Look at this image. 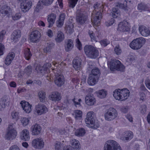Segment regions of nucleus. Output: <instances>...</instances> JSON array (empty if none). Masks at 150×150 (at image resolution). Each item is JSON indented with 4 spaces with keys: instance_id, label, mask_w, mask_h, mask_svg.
Segmentation results:
<instances>
[{
    "instance_id": "f257e3e1",
    "label": "nucleus",
    "mask_w": 150,
    "mask_h": 150,
    "mask_svg": "<svg viewBox=\"0 0 150 150\" xmlns=\"http://www.w3.org/2000/svg\"><path fill=\"white\" fill-rule=\"evenodd\" d=\"M85 53L87 56L91 59H95L99 54L97 48L92 45H87L84 47Z\"/></svg>"
},
{
    "instance_id": "f03ea898",
    "label": "nucleus",
    "mask_w": 150,
    "mask_h": 150,
    "mask_svg": "<svg viewBox=\"0 0 150 150\" xmlns=\"http://www.w3.org/2000/svg\"><path fill=\"white\" fill-rule=\"evenodd\" d=\"M76 21L79 25H82L85 24L88 19V15L84 9H78L76 13Z\"/></svg>"
},
{
    "instance_id": "7ed1b4c3",
    "label": "nucleus",
    "mask_w": 150,
    "mask_h": 150,
    "mask_svg": "<svg viewBox=\"0 0 150 150\" xmlns=\"http://www.w3.org/2000/svg\"><path fill=\"white\" fill-rule=\"evenodd\" d=\"M146 41L143 37H140L133 40L129 45L130 47L134 50H137L141 48L144 44Z\"/></svg>"
},
{
    "instance_id": "20e7f679",
    "label": "nucleus",
    "mask_w": 150,
    "mask_h": 150,
    "mask_svg": "<svg viewBox=\"0 0 150 150\" xmlns=\"http://www.w3.org/2000/svg\"><path fill=\"white\" fill-rule=\"evenodd\" d=\"M104 148L105 150H122L118 143L112 140H108L106 142Z\"/></svg>"
},
{
    "instance_id": "39448f33",
    "label": "nucleus",
    "mask_w": 150,
    "mask_h": 150,
    "mask_svg": "<svg viewBox=\"0 0 150 150\" xmlns=\"http://www.w3.org/2000/svg\"><path fill=\"white\" fill-rule=\"evenodd\" d=\"M117 112L113 108H110L107 109L104 114L105 119L107 121L113 120L117 117Z\"/></svg>"
},
{
    "instance_id": "423d86ee",
    "label": "nucleus",
    "mask_w": 150,
    "mask_h": 150,
    "mask_svg": "<svg viewBox=\"0 0 150 150\" xmlns=\"http://www.w3.org/2000/svg\"><path fill=\"white\" fill-rule=\"evenodd\" d=\"M110 69L111 70L116 69L118 71H123L125 67L119 60L116 59H111L110 64Z\"/></svg>"
},
{
    "instance_id": "0eeeda50",
    "label": "nucleus",
    "mask_w": 150,
    "mask_h": 150,
    "mask_svg": "<svg viewBox=\"0 0 150 150\" xmlns=\"http://www.w3.org/2000/svg\"><path fill=\"white\" fill-rule=\"evenodd\" d=\"M32 146L35 148L41 149L43 148L44 143L43 139L41 138H36L33 140Z\"/></svg>"
},
{
    "instance_id": "6e6552de",
    "label": "nucleus",
    "mask_w": 150,
    "mask_h": 150,
    "mask_svg": "<svg viewBox=\"0 0 150 150\" xmlns=\"http://www.w3.org/2000/svg\"><path fill=\"white\" fill-rule=\"evenodd\" d=\"M102 14L98 10L93 11L91 16V21L95 25H98L99 20L102 18Z\"/></svg>"
},
{
    "instance_id": "1a4fd4ad",
    "label": "nucleus",
    "mask_w": 150,
    "mask_h": 150,
    "mask_svg": "<svg viewBox=\"0 0 150 150\" xmlns=\"http://www.w3.org/2000/svg\"><path fill=\"white\" fill-rule=\"evenodd\" d=\"M20 2H21V8L22 11L24 13L28 11L31 7L32 2L31 1L27 2L26 0H17Z\"/></svg>"
},
{
    "instance_id": "9d476101",
    "label": "nucleus",
    "mask_w": 150,
    "mask_h": 150,
    "mask_svg": "<svg viewBox=\"0 0 150 150\" xmlns=\"http://www.w3.org/2000/svg\"><path fill=\"white\" fill-rule=\"evenodd\" d=\"M35 110V112L38 115H41L47 112V108L44 104L39 103L36 105Z\"/></svg>"
},
{
    "instance_id": "9b49d317",
    "label": "nucleus",
    "mask_w": 150,
    "mask_h": 150,
    "mask_svg": "<svg viewBox=\"0 0 150 150\" xmlns=\"http://www.w3.org/2000/svg\"><path fill=\"white\" fill-rule=\"evenodd\" d=\"M41 36L40 33L38 30H35L32 31L30 35V40L33 42H39Z\"/></svg>"
},
{
    "instance_id": "f8f14e48",
    "label": "nucleus",
    "mask_w": 150,
    "mask_h": 150,
    "mask_svg": "<svg viewBox=\"0 0 150 150\" xmlns=\"http://www.w3.org/2000/svg\"><path fill=\"white\" fill-rule=\"evenodd\" d=\"M139 30L141 35L144 37L150 36V28L144 25L140 26Z\"/></svg>"
},
{
    "instance_id": "ddd939ff",
    "label": "nucleus",
    "mask_w": 150,
    "mask_h": 150,
    "mask_svg": "<svg viewBox=\"0 0 150 150\" xmlns=\"http://www.w3.org/2000/svg\"><path fill=\"white\" fill-rule=\"evenodd\" d=\"M129 25L126 21H124L120 22L118 25V29L122 32H128L130 30Z\"/></svg>"
},
{
    "instance_id": "4468645a",
    "label": "nucleus",
    "mask_w": 150,
    "mask_h": 150,
    "mask_svg": "<svg viewBox=\"0 0 150 150\" xmlns=\"http://www.w3.org/2000/svg\"><path fill=\"white\" fill-rule=\"evenodd\" d=\"M17 134L15 129L8 130L5 136V138L8 140H11L15 139Z\"/></svg>"
},
{
    "instance_id": "2eb2a0df",
    "label": "nucleus",
    "mask_w": 150,
    "mask_h": 150,
    "mask_svg": "<svg viewBox=\"0 0 150 150\" xmlns=\"http://www.w3.org/2000/svg\"><path fill=\"white\" fill-rule=\"evenodd\" d=\"M21 31L19 30H15L12 33L11 40L14 42L18 41L21 37Z\"/></svg>"
},
{
    "instance_id": "dca6fc26",
    "label": "nucleus",
    "mask_w": 150,
    "mask_h": 150,
    "mask_svg": "<svg viewBox=\"0 0 150 150\" xmlns=\"http://www.w3.org/2000/svg\"><path fill=\"white\" fill-rule=\"evenodd\" d=\"M23 109L27 113H29L31 110L32 105L28 102L24 100L22 101L20 103Z\"/></svg>"
},
{
    "instance_id": "f3484780",
    "label": "nucleus",
    "mask_w": 150,
    "mask_h": 150,
    "mask_svg": "<svg viewBox=\"0 0 150 150\" xmlns=\"http://www.w3.org/2000/svg\"><path fill=\"white\" fill-rule=\"evenodd\" d=\"M15 57V53L13 52H9L6 57L4 63L7 65H9L12 62Z\"/></svg>"
},
{
    "instance_id": "a211bd4d",
    "label": "nucleus",
    "mask_w": 150,
    "mask_h": 150,
    "mask_svg": "<svg viewBox=\"0 0 150 150\" xmlns=\"http://www.w3.org/2000/svg\"><path fill=\"white\" fill-rule=\"evenodd\" d=\"M31 129L33 135H37L40 133L42 128L39 125L35 124L32 125L31 127Z\"/></svg>"
},
{
    "instance_id": "6ab92c4d",
    "label": "nucleus",
    "mask_w": 150,
    "mask_h": 150,
    "mask_svg": "<svg viewBox=\"0 0 150 150\" xmlns=\"http://www.w3.org/2000/svg\"><path fill=\"white\" fill-rule=\"evenodd\" d=\"M85 102L86 104L88 105H93L96 103V100L93 95H88L85 98Z\"/></svg>"
},
{
    "instance_id": "aec40b11",
    "label": "nucleus",
    "mask_w": 150,
    "mask_h": 150,
    "mask_svg": "<svg viewBox=\"0 0 150 150\" xmlns=\"http://www.w3.org/2000/svg\"><path fill=\"white\" fill-rule=\"evenodd\" d=\"M56 17V15L54 13H51L48 15L47 20L49 23V27L52 26L55 22Z\"/></svg>"
},
{
    "instance_id": "412c9836",
    "label": "nucleus",
    "mask_w": 150,
    "mask_h": 150,
    "mask_svg": "<svg viewBox=\"0 0 150 150\" xmlns=\"http://www.w3.org/2000/svg\"><path fill=\"white\" fill-rule=\"evenodd\" d=\"M81 60L80 59H74L73 61V65L76 70H80L81 68Z\"/></svg>"
},
{
    "instance_id": "4be33fe9",
    "label": "nucleus",
    "mask_w": 150,
    "mask_h": 150,
    "mask_svg": "<svg viewBox=\"0 0 150 150\" xmlns=\"http://www.w3.org/2000/svg\"><path fill=\"white\" fill-rule=\"evenodd\" d=\"M20 138L22 140L26 141L29 140L30 139L29 131L27 129H24L21 132Z\"/></svg>"
},
{
    "instance_id": "5701e85b",
    "label": "nucleus",
    "mask_w": 150,
    "mask_h": 150,
    "mask_svg": "<svg viewBox=\"0 0 150 150\" xmlns=\"http://www.w3.org/2000/svg\"><path fill=\"white\" fill-rule=\"evenodd\" d=\"M120 93L121 101L124 100L126 99L129 96V91L126 88L120 89Z\"/></svg>"
},
{
    "instance_id": "b1692460",
    "label": "nucleus",
    "mask_w": 150,
    "mask_h": 150,
    "mask_svg": "<svg viewBox=\"0 0 150 150\" xmlns=\"http://www.w3.org/2000/svg\"><path fill=\"white\" fill-rule=\"evenodd\" d=\"M55 83L59 87L62 86L64 83V76L62 75H59L56 76Z\"/></svg>"
},
{
    "instance_id": "393cba45",
    "label": "nucleus",
    "mask_w": 150,
    "mask_h": 150,
    "mask_svg": "<svg viewBox=\"0 0 150 150\" xmlns=\"http://www.w3.org/2000/svg\"><path fill=\"white\" fill-rule=\"evenodd\" d=\"M93 116V112L90 111L88 113L85 119V122L86 125H89V123L93 122V121L94 120Z\"/></svg>"
},
{
    "instance_id": "a878e982",
    "label": "nucleus",
    "mask_w": 150,
    "mask_h": 150,
    "mask_svg": "<svg viewBox=\"0 0 150 150\" xmlns=\"http://www.w3.org/2000/svg\"><path fill=\"white\" fill-rule=\"evenodd\" d=\"M50 100L55 102L58 101L61 99V96L60 93L57 92H53L50 96Z\"/></svg>"
},
{
    "instance_id": "bb28decb",
    "label": "nucleus",
    "mask_w": 150,
    "mask_h": 150,
    "mask_svg": "<svg viewBox=\"0 0 150 150\" xmlns=\"http://www.w3.org/2000/svg\"><path fill=\"white\" fill-rule=\"evenodd\" d=\"M66 44L65 46V50L67 52L71 50L74 47L73 41L71 39H68L65 42Z\"/></svg>"
},
{
    "instance_id": "cd10ccee",
    "label": "nucleus",
    "mask_w": 150,
    "mask_h": 150,
    "mask_svg": "<svg viewBox=\"0 0 150 150\" xmlns=\"http://www.w3.org/2000/svg\"><path fill=\"white\" fill-rule=\"evenodd\" d=\"M72 148L74 150H79L80 149V143L79 141L76 139H73L71 141Z\"/></svg>"
},
{
    "instance_id": "c85d7f7f",
    "label": "nucleus",
    "mask_w": 150,
    "mask_h": 150,
    "mask_svg": "<svg viewBox=\"0 0 150 150\" xmlns=\"http://www.w3.org/2000/svg\"><path fill=\"white\" fill-rule=\"evenodd\" d=\"M98 79V78L90 74L88 79V83L90 85H93L96 83Z\"/></svg>"
},
{
    "instance_id": "c756f323",
    "label": "nucleus",
    "mask_w": 150,
    "mask_h": 150,
    "mask_svg": "<svg viewBox=\"0 0 150 150\" xmlns=\"http://www.w3.org/2000/svg\"><path fill=\"white\" fill-rule=\"evenodd\" d=\"M10 99L7 96H4L1 98L0 101V103L1 105L2 108H5L6 105L9 104L10 103Z\"/></svg>"
},
{
    "instance_id": "7c9ffc66",
    "label": "nucleus",
    "mask_w": 150,
    "mask_h": 150,
    "mask_svg": "<svg viewBox=\"0 0 150 150\" xmlns=\"http://www.w3.org/2000/svg\"><path fill=\"white\" fill-rule=\"evenodd\" d=\"M57 36L55 38V41L58 42H61L64 39V34L60 31H58L57 34Z\"/></svg>"
},
{
    "instance_id": "2f4dec72",
    "label": "nucleus",
    "mask_w": 150,
    "mask_h": 150,
    "mask_svg": "<svg viewBox=\"0 0 150 150\" xmlns=\"http://www.w3.org/2000/svg\"><path fill=\"white\" fill-rule=\"evenodd\" d=\"M137 8L138 10L141 11H148L149 9L147 5L142 2L138 4Z\"/></svg>"
},
{
    "instance_id": "473e14b6",
    "label": "nucleus",
    "mask_w": 150,
    "mask_h": 150,
    "mask_svg": "<svg viewBox=\"0 0 150 150\" xmlns=\"http://www.w3.org/2000/svg\"><path fill=\"white\" fill-rule=\"evenodd\" d=\"M98 97L100 98H105L107 94V92L104 89H102L96 92Z\"/></svg>"
},
{
    "instance_id": "72a5a7b5",
    "label": "nucleus",
    "mask_w": 150,
    "mask_h": 150,
    "mask_svg": "<svg viewBox=\"0 0 150 150\" xmlns=\"http://www.w3.org/2000/svg\"><path fill=\"white\" fill-rule=\"evenodd\" d=\"M82 114V112L78 110H75L74 113L73 114L76 119L77 120H79L81 119Z\"/></svg>"
},
{
    "instance_id": "f704fd0d",
    "label": "nucleus",
    "mask_w": 150,
    "mask_h": 150,
    "mask_svg": "<svg viewBox=\"0 0 150 150\" xmlns=\"http://www.w3.org/2000/svg\"><path fill=\"white\" fill-rule=\"evenodd\" d=\"M38 96L40 102L44 103L45 101V93L44 91H40L38 93Z\"/></svg>"
},
{
    "instance_id": "c9c22d12",
    "label": "nucleus",
    "mask_w": 150,
    "mask_h": 150,
    "mask_svg": "<svg viewBox=\"0 0 150 150\" xmlns=\"http://www.w3.org/2000/svg\"><path fill=\"white\" fill-rule=\"evenodd\" d=\"M32 55L30 49L28 48H25L24 51V56L25 58L27 60H29L30 58Z\"/></svg>"
},
{
    "instance_id": "e433bc0d",
    "label": "nucleus",
    "mask_w": 150,
    "mask_h": 150,
    "mask_svg": "<svg viewBox=\"0 0 150 150\" xmlns=\"http://www.w3.org/2000/svg\"><path fill=\"white\" fill-rule=\"evenodd\" d=\"M85 133V130L82 128L76 129L75 132L76 135L78 136H82L84 135Z\"/></svg>"
},
{
    "instance_id": "4c0bfd02",
    "label": "nucleus",
    "mask_w": 150,
    "mask_h": 150,
    "mask_svg": "<svg viewBox=\"0 0 150 150\" xmlns=\"http://www.w3.org/2000/svg\"><path fill=\"white\" fill-rule=\"evenodd\" d=\"M120 92V89H116L113 92V96L115 97V98L116 100H121V94Z\"/></svg>"
},
{
    "instance_id": "58836bf2",
    "label": "nucleus",
    "mask_w": 150,
    "mask_h": 150,
    "mask_svg": "<svg viewBox=\"0 0 150 150\" xmlns=\"http://www.w3.org/2000/svg\"><path fill=\"white\" fill-rule=\"evenodd\" d=\"M100 70L98 68L96 67L93 68L92 70L91 74L90 75H92L93 76H94L98 78H99L100 75Z\"/></svg>"
},
{
    "instance_id": "ea45409f",
    "label": "nucleus",
    "mask_w": 150,
    "mask_h": 150,
    "mask_svg": "<svg viewBox=\"0 0 150 150\" xmlns=\"http://www.w3.org/2000/svg\"><path fill=\"white\" fill-rule=\"evenodd\" d=\"M110 15L113 18H116L120 15L119 11L115 8H113Z\"/></svg>"
},
{
    "instance_id": "a19ab883",
    "label": "nucleus",
    "mask_w": 150,
    "mask_h": 150,
    "mask_svg": "<svg viewBox=\"0 0 150 150\" xmlns=\"http://www.w3.org/2000/svg\"><path fill=\"white\" fill-rule=\"evenodd\" d=\"M54 45V44L53 43L49 42V43H47V47L44 49V52H50Z\"/></svg>"
},
{
    "instance_id": "79ce46f5",
    "label": "nucleus",
    "mask_w": 150,
    "mask_h": 150,
    "mask_svg": "<svg viewBox=\"0 0 150 150\" xmlns=\"http://www.w3.org/2000/svg\"><path fill=\"white\" fill-rule=\"evenodd\" d=\"M86 126L89 127L97 129L99 127V125L98 123L93 121V122H91L89 125H86Z\"/></svg>"
},
{
    "instance_id": "37998d69",
    "label": "nucleus",
    "mask_w": 150,
    "mask_h": 150,
    "mask_svg": "<svg viewBox=\"0 0 150 150\" xmlns=\"http://www.w3.org/2000/svg\"><path fill=\"white\" fill-rule=\"evenodd\" d=\"M116 6L117 7L124 9L125 10L127 9V2L126 1H124L123 4H120L119 3H116Z\"/></svg>"
},
{
    "instance_id": "c03bdc74",
    "label": "nucleus",
    "mask_w": 150,
    "mask_h": 150,
    "mask_svg": "<svg viewBox=\"0 0 150 150\" xmlns=\"http://www.w3.org/2000/svg\"><path fill=\"white\" fill-rule=\"evenodd\" d=\"M78 1V0H69V7L74 8Z\"/></svg>"
},
{
    "instance_id": "a18cd8bd",
    "label": "nucleus",
    "mask_w": 150,
    "mask_h": 150,
    "mask_svg": "<svg viewBox=\"0 0 150 150\" xmlns=\"http://www.w3.org/2000/svg\"><path fill=\"white\" fill-rule=\"evenodd\" d=\"M65 28L67 31L69 33H71L74 31L73 25L72 24L66 25Z\"/></svg>"
},
{
    "instance_id": "49530a36",
    "label": "nucleus",
    "mask_w": 150,
    "mask_h": 150,
    "mask_svg": "<svg viewBox=\"0 0 150 150\" xmlns=\"http://www.w3.org/2000/svg\"><path fill=\"white\" fill-rule=\"evenodd\" d=\"M62 144L60 142L56 141L54 145L55 150H62Z\"/></svg>"
},
{
    "instance_id": "de8ad7c7",
    "label": "nucleus",
    "mask_w": 150,
    "mask_h": 150,
    "mask_svg": "<svg viewBox=\"0 0 150 150\" xmlns=\"http://www.w3.org/2000/svg\"><path fill=\"white\" fill-rule=\"evenodd\" d=\"M114 53L117 55H120L122 52V50L120 46L117 45L114 48Z\"/></svg>"
},
{
    "instance_id": "09e8293b",
    "label": "nucleus",
    "mask_w": 150,
    "mask_h": 150,
    "mask_svg": "<svg viewBox=\"0 0 150 150\" xmlns=\"http://www.w3.org/2000/svg\"><path fill=\"white\" fill-rule=\"evenodd\" d=\"M11 116L12 119L18 120L19 118L18 113L15 111H13L11 112Z\"/></svg>"
},
{
    "instance_id": "8fccbe9b",
    "label": "nucleus",
    "mask_w": 150,
    "mask_h": 150,
    "mask_svg": "<svg viewBox=\"0 0 150 150\" xmlns=\"http://www.w3.org/2000/svg\"><path fill=\"white\" fill-rule=\"evenodd\" d=\"M88 33L91 37V40L92 41H97L96 40V37L95 36V34L93 33V31L89 30L88 31Z\"/></svg>"
},
{
    "instance_id": "3c124183",
    "label": "nucleus",
    "mask_w": 150,
    "mask_h": 150,
    "mask_svg": "<svg viewBox=\"0 0 150 150\" xmlns=\"http://www.w3.org/2000/svg\"><path fill=\"white\" fill-rule=\"evenodd\" d=\"M32 67L30 65H29L25 68L24 71L27 75H29L32 73Z\"/></svg>"
},
{
    "instance_id": "603ef678",
    "label": "nucleus",
    "mask_w": 150,
    "mask_h": 150,
    "mask_svg": "<svg viewBox=\"0 0 150 150\" xmlns=\"http://www.w3.org/2000/svg\"><path fill=\"white\" fill-rule=\"evenodd\" d=\"M36 69L38 72L43 74L46 73L47 72L46 69L44 66L40 67H37L36 68Z\"/></svg>"
},
{
    "instance_id": "864d4df0",
    "label": "nucleus",
    "mask_w": 150,
    "mask_h": 150,
    "mask_svg": "<svg viewBox=\"0 0 150 150\" xmlns=\"http://www.w3.org/2000/svg\"><path fill=\"white\" fill-rule=\"evenodd\" d=\"M125 135L128 140H131L133 137L132 132L131 131H127L125 132Z\"/></svg>"
},
{
    "instance_id": "5fc2aeb1",
    "label": "nucleus",
    "mask_w": 150,
    "mask_h": 150,
    "mask_svg": "<svg viewBox=\"0 0 150 150\" xmlns=\"http://www.w3.org/2000/svg\"><path fill=\"white\" fill-rule=\"evenodd\" d=\"M72 100L76 107L80 106L81 105L79 102L81 101V99H79L78 100H77V99L74 98L72 99Z\"/></svg>"
},
{
    "instance_id": "6e6d98bb",
    "label": "nucleus",
    "mask_w": 150,
    "mask_h": 150,
    "mask_svg": "<svg viewBox=\"0 0 150 150\" xmlns=\"http://www.w3.org/2000/svg\"><path fill=\"white\" fill-rule=\"evenodd\" d=\"M29 121V120L26 117H23L21 119V122L24 126L27 125L28 124Z\"/></svg>"
},
{
    "instance_id": "4d7b16f0",
    "label": "nucleus",
    "mask_w": 150,
    "mask_h": 150,
    "mask_svg": "<svg viewBox=\"0 0 150 150\" xmlns=\"http://www.w3.org/2000/svg\"><path fill=\"white\" fill-rule=\"evenodd\" d=\"M101 45L105 47L108 44H109L110 42L107 39H105L102 40L100 42Z\"/></svg>"
},
{
    "instance_id": "13d9d810",
    "label": "nucleus",
    "mask_w": 150,
    "mask_h": 150,
    "mask_svg": "<svg viewBox=\"0 0 150 150\" xmlns=\"http://www.w3.org/2000/svg\"><path fill=\"white\" fill-rule=\"evenodd\" d=\"M41 0H40V1L38 3L36 7L35 8V11H36V12H38L40 9H41L42 8V6H41V3H42L41 2Z\"/></svg>"
},
{
    "instance_id": "bf43d9fd",
    "label": "nucleus",
    "mask_w": 150,
    "mask_h": 150,
    "mask_svg": "<svg viewBox=\"0 0 150 150\" xmlns=\"http://www.w3.org/2000/svg\"><path fill=\"white\" fill-rule=\"evenodd\" d=\"M21 16V13H16L12 16V18L13 20H17L20 18Z\"/></svg>"
},
{
    "instance_id": "052dcab7",
    "label": "nucleus",
    "mask_w": 150,
    "mask_h": 150,
    "mask_svg": "<svg viewBox=\"0 0 150 150\" xmlns=\"http://www.w3.org/2000/svg\"><path fill=\"white\" fill-rule=\"evenodd\" d=\"M129 110V107L128 106H123L120 108L121 111L124 113H127Z\"/></svg>"
},
{
    "instance_id": "680f3d73",
    "label": "nucleus",
    "mask_w": 150,
    "mask_h": 150,
    "mask_svg": "<svg viewBox=\"0 0 150 150\" xmlns=\"http://www.w3.org/2000/svg\"><path fill=\"white\" fill-rule=\"evenodd\" d=\"M15 122L14 123H10L9 124L8 130L15 129Z\"/></svg>"
},
{
    "instance_id": "e2e57ef3",
    "label": "nucleus",
    "mask_w": 150,
    "mask_h": 150,
    "mask_svg": "<svg viewBox=\"0 0 150 150\" xmlns=\"http://www.w3.org/2000/svg\"><path fill=\"white\" fill-rule=\"evenodd\" d=\"M76 47L79 50H81L82 49L81 43L78 38L76 39Z\"/></svg>"
},
{
    "instance_id": "0e129e2a",
    "label": "nucleus",
    "mask_w": 150,
    "mask_h": 150,
    "mask_svg": "<svg viewBox=\"0 0 150 150\" xmlns=\"http://www.w3.org/2000/svg\"><path fill=\"white\" fill-rule=\"evenodd\" d=\"M6 33V31L5 30H2L0 33V40H2Z\"/></svg>"
},
{
    "instance_id": "69168bd1",
    "label": "nucleus",
    "mask_w": 150,
    "mask_h": 150,
    "mask_svg": "<svg viewBox=\"0 0 150 150\" xmlns=\"http://www.w3.org/2000/svg\"><path fill=\"white\" fill-rule=\"evenodd\" d=\"M93 7L94 8V11L97 10V9L98 10V11H99L101 9V8H100V5L98 3H97L94 4Z\"/></svg>"
},
{
    "instance_id": "338daca9",
    "label": "nucleus",
    "mask_w": 150,
    "mask_h": 150,
    "mask_svg": "<svg viewBox=\"0 0 150 150\" xmlns=\"http://www.w3.org/2000/svg\"><path fill=\"white\" fill-rule=\"evenodd\" d=\"M64 22L62 21L61 20L60 21L58 19V20L56 21L57 26L59 28L62 27L64 24Z\"/></svg>"
},
{
    "instance_id": "774afa93",
    "label": "nucleus",
    "mask_w": 150,
    "mask_h": 150,
    "mask_svg": "<svg viewBox=\"0 0 150 150\" xmlns=\"http://www.w3.org/2000/svg\"><path fill=\"white\" fill-rule=\"evenodd\" d=\"M9 150H20L19 147L17 145L12 146L9 148Z\"/></svg>"
}]
</instances>
